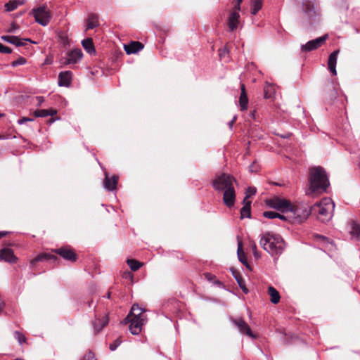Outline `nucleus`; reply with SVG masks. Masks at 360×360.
<instances>
[{
  "instance_id": "obj_44",
  "label": "nucleus",
  "mask_w": 360,
  "mask_h": 360,
  "mask_svg": "<svg viewBox=\"0 0 360 360\" xmlns=\"http://www.w3.org/2000/svg\"><path fill=\"white\" fill-rule=\"evenodd\" d=\"M287 214L286 215H284V214H281L278 213V216H277V218L283 220V221H289L292 223V218H291V215L289 212H285Z\"/></svg>"
},
{
  "instance_id": "obj_2",
  "label": "nucleus",
  "mask_w": 360,
  "mask_h": 360,
  "mask_svg": "<svg viewBox=\"0 0 360 360\" xmlns=\"http://www.w3.org/2000/svg\"><path fill=\"white\" fill-rule=\"evenodd\" d=\"M330 183L325 169L320 167H312L309 172V188L307 195L314 196L326 191Z\"/></svg>"
},
{
  "instance_id": "obj_48",
  "label": "nucleus",
  "mask_w": 360,
  "mask_h": 360,
  "mask_svg": "<svg viewBox=\"0 0 360 360\" xmlns=\"http://www.w3.org/2000/svg\"><path fill=\"white\" fill-rule=\"evenodd\" d=\"M271 86L270 85H266L264 87V96L266 98H271V93H269V89H271Z\"/></svg>"
},
{
  "instance_id": "obj_37",
  "label": "nucleus",
  "mask_w": 360,
  "mask_h": 360,
  "mask_svg": "<svg viewBox=\"0 0 360 360\" xmlns=\"http://www.w3.org/2000/svg\"><path fill=\"white\" fill-rule=\"evenodd\" d=\"M14 338L18 341L20 345H22L26 341L25 335L19 331L14 332Z\"/></svg>"
},
{
  "instance_id": "obj_60",
  "label": "nucleus",
  "mask_w": 360,
  "mask_h": 360,
  "mask_svg": "<svg viewBox=\"0 0 360 360\" xmlns=\"http://www.w3.org/2000/svg\"><path fill=\"white\" fill-rule=\"evenodd\" d=\"M3 116V114L0 113V117H1Z\"/></svg>"
},
{
  "instance_id": "obj_27",
  "label": "nucleus",
  "mask_w": 360,
  "mask_h": 360,
  "mask_svg": "<svg viewBox=\"0 0 360 360\" xmlns=\"http://www.w3.org/2000/svg\"><path fill=\"white\" fill-rule=\"evenodd\" d=\"M145 309H143L139 306L138 304H134L131 307V309L128 314V316L124 319L123 323H128L129 322V319L132 315L135 314H139L141 311H145Z\"/></svg>"
},
{
  "instance_id": "obj_3",
  "label": "nucleus",
  "mask_w": 360,
  "mask_h": 360,
  "mask_svg": "<svg viewBox=\"0 0 360 360\" xmlns=\"http://www.w3.org/2000/svg\"><path fill=\"white\" fill-rule=\"evenodd\" d=\"M259 244L265 251L275 257L280 256L285 248L283 238L278 234L269 231L261 236Z\"/></svg>"
},
{
  "instance_id": "obj_19",
  "label": "nucleus",
  "mask_w": 360,
  "mask_h": 360,
  "mask_svg": "<svg viewBox=\"0 0 360 360\" xmlns=\"http://www.w3.org/2000/svg\"><path fill=\"white\" fill-rule=\"evenodd\" d=\"M240 15L236 11H233L228 18L227 25L231 31L235 30L239 23Z\"/></svg>"
},
{
  "instance_id": "obj_8",
  "label": "nucleus",
  "mask_w": 360,
  "mask_h": 360,
  "mask_svg": "<svg viewBox=\"0 0 360 360\" xmlns=\"http://www.w3.org/2000/svg\"><path fill=\"white\" fill-rule=\"evenodd\" d=\"M266 204L268 207L282 212H288L291 209V202L289 200L278 197L266 200Z\"/></svg>"
},
{
  "instance_id": "obj_24",
  "label": "nucleus",
  "mask_w": 360,
  "mask_h": 360,
  "mask_svg": "<svg viewBox=\"0 0 360 360\" xmlns=\"http://www.w3.org/2000/svg\"><path fill=\"white\" fill-rule=\"evenodd\" d=\"M82 45L84 50L90 55L96 53L95 47L93 41L91 38H87L82 41Z\"/></svg>"
},
{
  "instance_id": "obj_17",
  "label": "nucleus",
  "mask_w": 360,
  "mask_h": 360,
  "mask_svg": "<svg viewBox=\"0 0 360 360\" xmlns=\"http://www.w3.org/2000/svg\"><path fill=\"white\" fill-rule=\"evenodd\" d=\"M105 176L103 182L104 188L109 191H114L116 188V186L118 182V176L114 175L112 178H110L107 173H105Z\"/></svg>"
},
{
  "instance_id": "obj_25",
  "label": "nucleus",
  "mask_w": 360,
  "mask_h": 360,
  "mask_svg": "<svg viewBox=\"0 0 360 360\" xmlns=\"http://www.w3.org/2000/svg\"><path fill=\"white\" fill-rule=\"evenodd\" d=\"M232 274L237 281L240 288L243 290V292L247 294L248 292V290L245 286V281L242 277V276L238 273L231 269Z\"/></svg>"
},
{
  "instance_id": "obj_14",
  "label": "nucleus",
  "mask_w": 360,
  "mask_h": 360,
  "mask_svg": "<svg viewBox=\"0 0 360 360\" xmlns=\"http://www.w3.org/2000/svg\"><path fill=\"white\" fill-rule=\"evenodd\" d=\"M0 260L9 263H15L17 257L14 255L13 251L10 248H3L0 250Z\"/></svg>"
},
{
  "instance_id": "obj_13",
  "label": "nucleus",
  "mask_w": 360,
  "mask_h": 360,
  "mask_svg": "<svg viewBox=\"0 0 360 360\" xmlns=\"http://www.w3.org/2000/svg\"><path fill=\"white\" fill-rule=\"evenodd\" d=\"M233 323L238 328L240 333L245 334L252 338H255V335L252 334L250 328L243 319H238L233 320Z\"/></svg>"
},
{
  "instance_id": "obj_33",
  "label": "nucleus",
  "mask_w": 360,
  "mask_h": 360,
  "mask_svg": "<svg viewBox=\"0 0 360 360\" xmlns=\"http://www.w3.org/2000/svg\"><path fill=\"white\" fill-rule=\"evenodd\" d=\"M262 0H251V13L256 15L262 8Z\"/></svg>"
},
{
  "instance_id": "obj_29",
  "label": "nucleus",
  "mask_w": 360,
  "mask_h": 360,
  "mask_svg": "<svg viewBox=\"0 0 360 360\" xmlns=\"http://www.w3.org/2000/svg\"><path fill=\"white\" fill-rule=\"evenodd\" d=\"M268 292L270 295V300L274 304H277L280 300V295L278 290L273 286H269L268 288Z\"/></svg>"
},
{
  "instance_id": "obj_55",
  "label": "nucleus",
  "mask_w": 360,
  "mask_h": 360,
  "mask_svg": "<svg viewBox=\"0 0 360 360\" xmlns=\"http://www.w3.org/2000/svg\"><path fill=\"white\" fill-rule=\"evenodd\" d=\"M7 234L6 231H0V238Z\"/></svg>"
},
{
  "instance_id": "obj_30",
  "label": "nucleus",
  "mask_w": 360,
  "mask_h": 360,
  "mask_svg": "<svg viewBox=\"0 0 360 360\" xmlns=\"http://www.w3.org/2000/svg\"><path fill=\"white\" fill-rule=\"evenodd\" d=\"M99 25L97 15L91 14L86 21V29L91 30Z\"/></svg>"
},
{
  "instance_id": "obj_50",
  "label": "nucleus",
  "mask_w": 360,
  "mask_h": 360,
  "mask_svg": "<svg viewBox=\"0 0 360 360\" xmlns=\"http://www.w3.org/2000/svg\"><path fill=\"white\" fill-rule=\"evenodd\" d=\"M17 29H18V26L16 24L13 23L11 25L10 28L8 29V32H15Z\"/></svg>"
},
{
  "instance_id": "obj_45",
  "label": "nucleus",
  "mask_w": 360,
  "mask_h": 360,
  "mask_svg": "<svg viewBox=\"0 0 360 360\" xmlns=\"http://www.w3.org/2000/svg\"><path fill=\"white\" fill-rule=\"evenodd\" d=\"M0 53L9 54L12 53V49L8 46H4L0 43Z\"/></svg>"
},
{
  "instance_id": "obj_42",
  "label": "nucleus",
  "mask_w": 360,
  "mask_h": 360,
  "mask_svg": "<svg viewBox=\"0 0 360 360\" xmlns=\"http://www.w3.org/2000/svg\"><path fill=\"white\" fill-rule=\"evenodd\" d=\"M122 343V340L120 338L116 339L112 344L110 345V349L115 351Z\"/></svg>"
},
{
  "instance_id": "obj_53",
  "label": "nucleus",
  "mask_w": 360,
  "mask_h": 360,
  "mask_svg": "<svg viewBox=\"0 0 360 360\" xmlns=\"http://www.w3.org/2000/svg\"><path fill=\"white\" fill-rule=\"evenodd\" d=\"M49 112H50V115L52 116L55 114H56V110H54V109H48Z\"/></svg>"
},
{
  "instance_id": "obj_41",
  "label": "nucleus",
  "mask_w": 360,
  "mask_h": 360,
  "mask_svg": "<svg viewBox=\"0 0 360 360\" xmlns=\"http://www.w3.org/2000/svg\"><path fill=\"white\" fill-rule=\"evenodd\" d=\"M263 216L268 219H275L278 216V213L274 211H265L263 212Z\"/></svg>"
},
{
  "instance_id": "obj_1",
  "label": "nucleus",
  "mask_w": 360,
  "mask_h": 360,
  "mask_svg": "<svg viewBox=\"0 0 360 360\" xmlns=\"http://www.w3.org/2000/svg\"><path fill=\"white\" fill-rule=\"evenodd\" d=\"M235 184L236 180L233 176L226 173L216 174L212 182L215 191L222 193L223 202L229 208L234 206L236 200Z\"/></svg>"
},
{
  "instance_id": "obj_20",
  "label": "nucleus",
  "mask_w": 360,
  "mask_h": 360,
  "mask_svg": "<svg viewBox=\"0 0 360 360\" xmlns=\"http://www.w3.org/2000/svg\"><path fill=\"white\" fill-rule=\"evenodd\" d=\"M241 92L239 98V104L240 110L243 111L248 108V98L245 91V86L243 84H240Z\"/></svg>"
},
{
  "instance_id": "obj_26",
  "label": "nucleus",
  "mask_w": 360,
  "mask_h": 360,
  "mask_svg": "<svg viewBox=\"0 0 360 360\" xmlns=\"http://www.w3.org/2000/svg\"><path fill=\"white\" fill-rule=\"evenodd\" d=\"M315 238L316 239H319L321 242V244L322 245L323 248L328 250H332L334 246V244L333 241H330L328 238L321 236V235H316Z\"/></svg>"
},
{
  "instance_id": "obj_57",
  "label": "nucleus",
  "mask_w": 360,
  "mask_h": 360,
  "mask_svg": "<svg viewBox=\"0 0 360 360\" xmlns=\"http://www.w3.org/2000/svg\"><path fill=\"white\" fill-rule=\"evenodd\" d=\"M106 297L108 298V299L110 297V292H108L107 293Z\"/></svg>"
},
{
  "instance_id": "obj_9",
  "label": "nucleus",
  "mask_w": 360,
  "mask_h": 360,
  "mask_svg": "<svg viewBox=\"0 0 360 360\" xmlns=\"http://www.w3.org/2000/svg\"><path fill=\"white\" fill-rule=\"evenodd\" d=\"M83 57L81 49H74L67 53L66 56L60 59V63L63 65H75L79 62Z\"/></svg>"
},
{
  "instance_id": "obj_51",
  "label": "nucleus",
  "mask_w": 360,
  "mask_h": 360,
  "mask_svg": "<svg viewBox=\"0 0 360 360\" xmlns=\"http://www.w3.org/2000/svg\"><path fill=\"white\" fill-rule=\"evenodd\" d=\"M236 120V116H234L233 119L228 123L230 128H232L233 123Z\"/></svg>"
},
{
  "instance_id": "obj_59",
  "label": "nucleus",
  "mask_w": 360,
  "mask_h": 360,
  "mask_svg": "<svg viewBox=\"0 0 360 360\" xmlns=\"http://www.w3.org/2000/svg\"><path fill=\"white\" fill-rule=\"evenodd\" d=\"M252 167H253L252 165H250V169H251V171H252Z\"/></svg>"
},
{
  "instance_id": "obj_21",
  "label": "nucleus",
  "mask_w": 360,
  "mask_h": 360,
  "mask_svg": "<svg viewBox=\"0 0 360 360\" xmlns=\"http://www.w3.org/2000/svg\"><path fill=\"white\" fill-rule=\"evenodd\" d=\"M348 231L353 238L360 240V226L355 221L348 224Z\"/></svg>"
},
{
  "instance_id": "obj_28",
  "label": "nucleus",
  "mask_w": 360,
  "mask_h": 360,
  "mask_svg": "<svg viewBox=\"0 0 360 360\" xmlns=\"http://www.w3.org/2000/svg\"><path fill=\"white\" fill-rule=\"evenodd\" d=\"M242 241L239 240L238 243V250H237V255L238 257V260L244 265L248 267V261L245 253L242 249Z\"/></svg>"
},
{
  "instance_id": "obj_4",
  "label": "nucleus",
  "mask_w": 360,
  "mask_h": 360,
  "mask_svg": "<svg viewBox=\"0 0 360 360\" xmlns=\"http://www.w3.org/2000/svg\"><path fill=\"white\" fill-rule=\"evenodd\" d=\"M335 203L330 198H324L319 202L311 207V212L317 214L318 219L322 222L328 221L333 217Z\"/></svg>"
},
{
  "instance_id": "obj_10",
  "label": "nucleus",
  "mask_w": 360,
  "mask_h": 360,
  "mask_svg": "<svg viewBox=\"0 0 360 360\" xmlns=\"http://www.w3.org/2000/svg\"><path fill=\"white\" fill-rule=\"evenodd\" d=\"M302 7L303 12L309 19L319 15L317 0H303Z\"/></svg>"
},
{
  "instance_id": "obj_47",
  "label": "nucleus",
  "mask_w": 360,
  "mask_h": 360,
  "mask_svg": "<svg viewBox=\"0 0 360 360\" xmlns=\"http://www.w3.org/2000/svg\"><path fill=\"white\" fill-rule=\"evenodd\" d=\"M34 119L28 117H22L18 120V123L20 125L25 124L27 122H32Z\"/></svg>"
},
{
  "instance_id": "obj_7",
  "label": "nucleus",
  "mask_w": 360,
  "mask_h": 360,
  "mask_svg": "<svg viewBox=\"0 0 360 360\" xmlns=\"http://www.w3.org/2000/svg\"><path fill=\"white\" fill-rule=\"evenodd\" d=\"M32 14L35 21L42 26H46L51 19V12L44 5L33 8Z\"/></svg>"
},
{
  "instance_id": "obj_22",
  "label": "nucleus",
  "mask_w": 360,
  "mask_h": 360,
  "mask_svg": "<svg viewBox=\"0 0 360 360\" xmlns=\"http://www.w3.org/2000/svg\"><path fill=\"white\" fill-rule=\"evenodd\" d=\"M243 206L240 209V218L243 219L245 217L250 218L251 217V201L245 200L243 199Z\"/></svg>"
},
{
  "instance_id": "obj_46",
  "label": "nucleus",
  "mask_w": 360,
  "mask_h": 360,
  "mask_svg": "<svg viewBox=\"0 0 360 360\" xmlns=\"http://www.w3.org/2000/svg\"><path fill=\"white\" fill-rule=\"evenodd\" d=\"M81 360H96L95 355L93 352H89L86 353Z\"/></svg>"
},
{
  "instance_id": "obj_23",
  "label": "nucleus",
  "mask_w": 360,
  "mask_h": 360,
  "mask_svg": "<svg viewBox=\"0 0 360 360\" xmlns=\"http://www.w3.org/2000/svg\"><path fill=\"white\" fill-rule=\"evenodd\" d=\"M108 321L109 319L107 316H104L101 319H96L94 322L95 332H100L108 323Z\"/></svg>"
},
{
  "instance_id": "obj_31",
  "label": "nucleus",
  "mask_w": 360,
  "mask_h": 360,
  "mask_svg": "<svg viewBox=\"0 0 360 360\" xmlns=\"http://www.w3.org/2000/svg\"><path fill=\"white\" fill-rule=\"evenodd\" d=\"M57 259L56 256L51 254H41L37 256L34 259L31 261V264L34 266L37 262L44 261L45 259Z\"/></svg>"
},
{
  "instance_id": "obj_40",
  "label": "nucleus",
  "mask_w": 360,
  "mask_h": 360,
  "mask_svg": "<svg viewBox=\"0 0 360 360\" xmlns=\"http://www.w3.org/2000/svg\"><path fill=\"white\" fill-rule=\"evenodd\" d=\"M1 39L2 40H4V41H6L8 43H10L11 44H13L15 41V40L16 39V36H13V35H3L1 37Z\"/></svg>"
},
{
  "instance_id": "obj_36",
  "label": "nucleus",
  "mask_w": 360,
  "mask_h": 360,
  "mask_svg": "<svg viewBox=\"0 0 360 360\" xmlns=\"http://www.w3.org/2000/svg\"><path fill=\"white\" fill-rule=\"evenodd\" d=\"M34 115L37 117H46L50 115V112L48 109H41L34 111Z\"/></svg>"
},
{
  "instance_id": "obj_35",
  "label": "nucleus",
  "mask_w": 360,
  "mask_h": 360,
  "mask_svg": "<svg viewBox=\"0 0 360 360\" xmlns=\"http://www.w3.org/2000/svg\"><path fill=\"white\" fill-rule=\"evenodd\" d=\"M15 42L13 44V45L19 47V46H25L27 42H30L32 44H35V41H32L30 39H22L19 37L16 36V39L14 41Z\"/></svg>"
},
{
  "instance_id": "obj_38",
  "label": "nucleus",
  "mask_w": 360,
  "mask_h": 360,
  "mask_svg": "<svg viewBox=\"0 0 360 360\" xmlns=\"http://www.w3.org/2000/svg\"><path fill=\"white\" fill-rule=\"evenodd\" d=\"M27 63V60L24 57H19L17 60L11 63L12 67L15 68L18 65H25Z\"/></svg>"
},
{
  "instance_id": "obj_49",
  "label": "nucleus",
  "mask_w": 360,
  "mask_h": 360,
  "mask_svg": "<svg viewBox=\"0 0 360 360\" xmlns=\"http://www.w3.org/2000/svg\"><path fill=\"white\" fill-rule=\"evenodd\" d=\"M229 51L226 47H224L222 49L219 50V56L221 58L222 57H224L226 54H228Z\"/></svg>"
},
{
  "instance_id": "obj_16",
  "label": "nucleus",
  "mask_w": 360,
  "mask_h": 360,
  "mask_svg": "<svg viewBox=\"0 0 360 360\" xmlns=\"http://www.w3.org/2000/svg\"><path fill=\"white\" fill-rule=\"evenodd\" d=\"M338 54L339 50H335L330 54L328 60V70L333 75H337L336 64Z\"/></svg>"
},
{
  "instance_id": "obj_54",
  "label": "nucleus",
  "mask_w": 360,
  "mask_h": 360,
  "mask_svg": "<svg viewBox=\"0 0 360 360\" xmlns=\"http://www.w3.org/2000/svg\"><path fill=\"white\" fill-rule=\"evenodd\" d=\"M37 99L38 100L39 104H41V102L44 101V98L42 96H37Z\"/></svg>"
},
{
  "instance_id": "obj_6",
  "label": "nucleus",
  "mask_w": 360,
  "mask_h": 360,
  "mask_svg": "<svg viewBox=\"0 0 360 360\" xmlns=\"http://www.w3.org/2000/svg\"><path fill=\"white\" fill-rule=\"evenodd\" d=\"M288 212L291 215L292 223H301L307 219L311 213V207H293L292 205Z\"/></svg>"
},
{
  "instance_id": "obj_5",
  "label": "nucleus",
  "mask_w": 360,
  "mask_h": 360,
  "mask_svg": "<svg viewBox=\"0 0 360 360\" xmlns=\"http://www.w3.org/2000/svg\"><path fill=\"white\" fill-rule=\"evenodd\" d=\"M145 311H141L131 316L129 319V330L133 335H139L143 326L147 322V317L144 314Z\"/></svg>"
},
{
  "instance_id": "obj_56",
  "label": "nucleus",
  "mask_w": 360,
  "mask_h": 360,
  "mask_svg": "<svg viewBox=\"0 0 360 360\" xmlns=\"http://www.w3.org/2000/svg\"><path fill=\"white\" fill-rule=\"evenodd\" d=\"M211 276L212 275L210 274H205V277L208 279V280H210L211 279Z\"/></svg>"
},
{
  "instance_id": "obj_58",
  "label": "nucleus",
  "mask_w": 360,
  "mask_h": 360,
  "mask_svg": "<svg viewBox=\"0 0 360 360\" xmlns=\"http://www.w3.org/2000/svg\"><path fill=\"white\" fill-rule=\"evenodd\" d=\"M242 2V0H236V4H241Z\"/></svg>"
},
{
  "instance_id": "obj_18",
  "label": "nucleus",
  "mask_w": 360,
  "mask_h": 360,
  "mask_svg": "<svg viewBox=\"0 0 360 360\" xmlns=\"http://www.w3.org/2000/svg\"><path fill=\"white\" fill-rule=\"evenodd\" d=\"M124 49L127 54H134L142 50L143 45L139 41H131L128 44H124Z\"/></svg>"
},
{
  "instance_id": "obj_52",
  "label": "nucleus",
  "mask_w": 360,
  "mask_h": 360,
  "mask_svg": "<svg viewBox=\"0 0 360 360\" xmlns=\"http://www.w3.org/2000/svg\"><path fill=\"white\" fill-rule=\"evenodd\" d=\"M240 10V4H236L234 6V11H236L237 12H238Z\"/></svg>"
},
{
  "instance_id": "obj_39",
  "label": "nucleus",
  "mask_w": 360,
  "mask_h": 360,
  "mask_svg": "<svg viewBox=\"0 0 360 360\" xmlns=\"http://www.w3.org/2000/svg\"><path fill=\"white\" fill-rule=\"evenodd\" d=\"M257 189L255 187H248L245 191V197L244 199L247 200L248 198H250L256 193Z\"/></svg>"
},
{
  "instance_id": "obj_15",
  "label": "nucleus",
  "mask_w": 360,
  "mask_h": 360,
  "mask_svg": "<svg viewBox=\"0 0 360 360\" xmlns=\"http://www.w3.org/2000/svg\"><path fill=\"white\" fill-rule=\"evenodd\" d=\"M72 73L71 71H64L59 73L58 84L59 86H69L71 83Z\"/></svg>"
},
{
  "instance_id": "obj_11",
  "label": "nucleus",
  "mask_w": 360,
  "mask_h": 360,
  "mask_svg": "<svg viewBox=\"0 0 360 360\" xmlns=\"http://www.w3.org/2000/svg\"><path fill=\"white\" fill-rule=\"evenodd\" d=\"M327 39L328 34H325L315 39L310 40L307 44L301 46V51L302 52H309L315 50L322 46Z\"/></svg>"
},
{
  "instance_id": "obj_43",
  "label": "nucleus",
  "mask_w": 360,
  "mask_h": 360,
  "mask_svg": "<svg viewBox=\"0 0 360 360\" xmlns=\"http://www.w3.org/2000/svg\"><path fill=\"white\" fill-rule=\"evenodd\" d=\"M251 248H252V253H253L254 257L256 259L260 258L261 255H260L259 252H258V250L257 249V245H256L255 242H253L251 244Z\"/></svg>"
},
{
  "instance_id": "obj_12",
  "label": "nucleus",
  "mask_w": 360,
  "mask_h": 360,
  "mask_svg": "<svg viewBox=\"0 0 360 360\" xmlns=\"http://www.w3.org/2000/svg\"><path fill=\"white\" fill-rule=\"evenodd\" d=\"M54 252L59 255L64 259L71 262L77 260V255L75 252L68 247H61L54 250Z\"/></svg>"
},
{
  "instance_id": "obj_34",
  "label": "nucleus",
  "mask_w": 360,
  "mask_h": 360,
  "mask_svg": "<svg viewBox=\"0 0 360 360\" xmlns=\"http://www.w3.org/2000/svg\"><path fill=\"white\" fill-rule=\"evenodd\" d=\"M127 263L129 268L134 271L139 270L142 266V263L134 259H128Z\"/></svg>"
},
{
  "instance_id": "obj_32",
  "label": "nucleus",
  "mask_w": 360,
  "mask_h": 360,
  "mask_svg": "<svg viewBox=\"0 0 360 360\" xmlns=\"http://www.w3.org/2000/svg\"><path fill=\"white\" fill-rule=\"evenodd\" d=\"M24 4L23 0H13L5 4L6 11H12L18 8V6Z\"/></svg>"
}]
</instances>
